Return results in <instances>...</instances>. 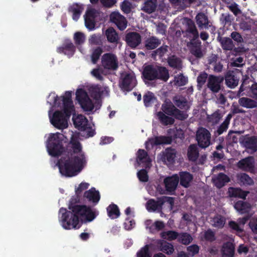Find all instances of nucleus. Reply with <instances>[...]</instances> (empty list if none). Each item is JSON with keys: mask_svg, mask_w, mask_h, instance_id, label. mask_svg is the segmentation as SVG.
<instances>
[{"mask_svg": "<svg viewBox=\"0 0 257 257\" xmlns=\"http://www.w3.org/2000/svg\"><path fill=\"white\" fill-rule=\"evenodd\" d=\"M239 104L247 108H253L257 107V102L248 97H241L238 100Z\"/></svg>", "mask_w": 257, "mask_h": 257, "instance_id": "72a5a7b5", "label": "nucleus"}, {"mask_svg": "<svg viewBox=\"0 0 257 257\" xmlns=\"http://www.w3.org/2000/svg\"><path fill=\"white\" fill-rule=\"evenodd\" d=\"M83 197L94 204H96L100 199L99 191L96 190L94 187L91 188L89 190L86 191L84 193Z\"/></svg>", "mask_w": 257, "mask_h": 257, "instance_id": "4be33fe9", "label": "nucleus"}, {"mask_svg": "<svg viewBox=\"0 0 257 257\" xmlns=\"http://www.w3.org/2000/svg\"><path fill=\"white\" fill-rule=\"evenodd\" d=\"M103 52L102 49L100 47H97L94 49L91 54V59L93 64H96Z\"/></svg>", "mask_w": 257, "mask_h": 257, "instance_id": "603ef678", "label": "nucleus"}, {"mask_svg": "<svg viewBox=\"0 0 257 257\" xmlns=\"http://www.w3.org/2000/svg\"><path fill=\"white\" fill-rule=\"evenodd\" d=\"M127 45L132 49H136L142 42L141 35L136 32H131L127 33L124 39Z\"/></svg>", "mask_w": 257, "mask_h": 257, "instance_id": "9b49d317", "label": "nucleus"}, {"mask_svg": "<svg viewBox=\"0 0 257 257\" xmlns=\"http://www.w3.org/2000/svg\"><path fill=\"white\" fill-rule=\"evenodd\" d=\"M136 84L137 80L134 74L126 73L121 75L119 86L123 91H130Z\"/></svg>", "mask_w": 257, "mask_h": 257, "instance_id": "6e6552de", "label": "nucleus"}, {"mask_svg": "<svg viewBox=\"0 0 257 257\" xmlns=\"http://www.w3.org/2000/svg\"><path fill=\"white\" fill-rule=\"evenodd\" d=\"M179 181V177L177 174L166 178L164 181L166 191L170 194H173V192H174L177 188Z\"/></svg>", "mask_w": 257, "mask_h": 257, "instance_id": "4468645a", "label": "nucleus"}, {"mask_svg": "<svg viewBox=\"0 0 257 257\" xmlns=\"http://www.w3.org/2000/svg\"><path fill=\"white\" fill-rule=\"evenodd\" d=\"M221 45L222 49L225 50H232L234 47V45L232 39L229 38H224L221 41Z\"/></svg>", "mask_w": 257, "mask_h": 257, "instance_id": "8fccbe9b", "label": "nucleus"}, {"mask_svg": "<svg viewBox=\"0 0 257 257\" xmlns=\"http://www.w3.org/2000/svg\"><path fill=\"white\" fill-rule=\"evenodd\" d=\"M235 252L234 244L229 241L223 243L221 248V257H233Z\"/></svg>", "mask_w": 257, "mask_h": 257, "instance_id": "393cba45", "label": "nucleus"}, {"mask_svg": "<svg viewBox=\"0 0 257 257\" xmlns=\"http://www.w3.org/2000/svg\"><path fill=\"white\" fill-rule=\"evenodd\" d=\"M156 1L147 0L144 4L143 11L148 14L155 12L156 9Z\"/></svg>", "mask_w": 257, "mask_h": 257, "instance_id": "c03bdc74", "label": "nucleus"}, {"mask_svg": "<svg viewBox=\"0 0 257 257\" xmlns=\"http://www.w3.org/2000/svg\"><path fill=\"white\" fill-rule=\"evenodd\" d=\"M75 47L71 41L65 42L62 46L57 48V52L63 53L69 57H71L74 54Z\"/></svg>", "mask_w": 257, "mask_h": 257, "instance_id": "dca6fc26", "label": "nucleus"}, {"mask_svg": "<svg viewBox=\"0 0 257 257\" xmlns=\"http://www.w3.org/2000/svg\"><path fill=\"white\" fill-rule=\"evenodd\" d=\"M243 143L244 147L247 149L250 150L252 153L257 151V137L253 136L245 138Z\"/></svg>", "mask_w": 257, "mask_h": 257, "instance_id": "c85d7f7f", "label": "nucleus"}, {"mask_svg": "<svg viewBox=\"0 0 257 257\" xmlns=\"http://www.w3.org/2000/svg\"><path fill=\"white\" fill-rule=\"evenodd\" d=\"M230 181L229 177L223 173H219L215 178H212L214 185L218 189L223 187Z\"/></svg>", "mask_w": 257, "mask_h": 257, "instance_id": "a878e982", "label": "nucleus"}, {"mask_svg": "<svg viewBox=\"0 0 257 257\" xmlns=\"http://www.w3.org/2000/svg\"><path fill=\"white\" fill-rule=\"evenodd\" d=\"M175 84L178 86H183L185 85L188 82V78L180 73L174 77Z\"/></svg>", "mask_w": 257, "mask_h": 257, "instance_id": "09e8293b", "label": "nucleus"}, {"mask_svg": "<svg viewBox=\"0 0 257 257\" xmlns=\"http://www.w3.org/2000/svg\"><path fill=\"white\" fill-rule=\"evenodd\" d=\"M254 24L255 21L253 19L250 18H245L241 21L239 26L240 29L243 31H250Z\"/></svg>", "mask_w": 257, "mask_h": 257, "instance_id": "4c0bfd02", "label": "nucleus"}, {"mask_svg": "<svg viewBox=\"0 0 257 257\" xmlns=\"http://www.w3.org/2000/svg\"><path fill=\"white\" fill-rule=\"evenodd\" d=\"M172 137L171 136H157L154 138H151L149 140V143L152 145H169L172 142Z\"/></svg>", "mask_w": 257, "mask_h": 257, "instance_id": "5701e85b", "label": "nucleus"}, {"mask_svg": "<svg viewBox=\"0 0 257 257\" xmlns=\"http://www.w3.org/2000/svg\"><path fill=\"white\" fill-rule=\"evenodd\" d=\"M172 116L174 117L176 119L183 121L185 120L186 119L188 118V114L186 112L182 111L179 109L178 108H176Z\"/></svg>", "mask_w": 257, "mask_h": 257, "instance_id": "5fc2aeb1", "label": "nucleus"}, {"mask_svg": "<svg viewBox=\"0 0 257 257\" xmlns=\"http://www.w3.org/2000/svg\"><path fill=\"white\" fill-rule=\"evenodd\" d=\"M239 181L244 185L250 186L254 184V181L246 173H242L240 175Z\"/></svg>", "mask_w": 257, "mask_h": 257, "instance_id": "6e6d98bb", "label": "nucleus"}, {"mask_svg": "<svg viewBox=\"0 0 257 257\" xmlns=\"http://www.w3.org/2000/svg\"><path fill=\"white\" fill-rule=\"evenodd\" d=\"M179 177L180 185L185 188L190 186V184L193 179V175L186 171L180 172Z\"/></svg>", "mask_w": 257, "mask_h": 257, "instance_id": "bb28decb", "label": "nucleus"}, {"mask_svg": "<svg viewBox=\"0 0 257 257\" xmlns=\"http://www.w3.org/2000/svg\"><path fill=\"white\" fill-rule=\"evenodd\" d=\"M73 123L75 127L80 131H85L88 127V121L86 117L82 115H78L76 117L73 118Z\"/></svg>", "mask_w": 257, "mask_h": 257, "instance_id": "a211bd4d", "label": "nucleus"}, {"mask_svg": "<svg viewBox=\"0 0 257 257\" xmlns=\"http://www.w3.org/2000/svg\"><path fill=\"white\" fill-rule=\"evenodd\" d=\"M83 10L82 7L77 4L73 5L69 8V11L72 13V19L73 20L77 21Z\"/></svg>", "mask_w": 257, "mask_h": 257, "instance_id": "58836bf2", "label": "nucleus"}, {"mask_svg": "<svg viewBox=\"0 0 257 257\" xmlns=\"http://www.w3.org/2000/svg\"><path fill=\"white\" fill-rule=\"evenodd\" d=\"M74 40L76 45H81L85 41V36L82 33L76 32L74 34Z\"/></svg>", "mask_w": 257, "mask_h": 257, "instance_id": "69168bd1", "label": "nucleus"}, {"mask_svg": "<svg viewBox=\"0 0 257 257\" xmlns=\"http://www.w3.org/2000/svg\"><path fill=\"white\" fill-rule=\"evenodd\" d=\"M174 101L175 105L181 109H185L187 110L190 108L188 102L186 98L184 97H176L174 99Z\"/></svg>", "mask_w": 257, "mask_h": 257, "instance_id": "ea45409f", "label": "nucleus"}, {"mask_svg": "<svg viewBox=\"0 0 257 257\" xmlns=\"http://www.w3.org/2000/svg\"><path fill=\"white\" fill-rule=\"evenodd\" d=\"M108 216L112 219L118 218L120 211L118 206L113 203L110 204L106 208Z\"/></svg>", "mask_w": 257, "mask_h": 257, "instance_id": "c9c22d12", "label": "nucleus"}, {"mask_svg": "<svg viewBox=\"0 0 257 257\" xmlns=\"http://www.w3.org/2000/svg\"><path fill=\"white\" fill-rule=\"evenodd\" d=\"M137 257H151L148 245L144 246L137 252Z\"/></svg>", "mask_w": 257, "mask_h": 257, "instance_id": "052dcab7", "label": "nucleus"}, {"mask_svg": "<svg viewBox=\"0 0 257 257\" xmlns=\"http://www.w3.org/2000/svg\"><path fill=\"white\" fill-rule=\"evenodd\" d=\"M157 116L160 122L164 125H172L175 122L174 118L169 115H167L162 111L158 112Z\"/></svg>", "mask_w": 257, "mask_h": 257, "instance_id": "e433bc0d", "label": "nucleus"}, {"mask_svg": "<svg viewBox=\"0 0 257 257\" xmlns=\"http://www.w3.org/2000/svg\"><path fill=\"white\" fill-rule=\"evenodd\" d=\"M199 156V151L196 145L192 144L188 149L187 157L190 161L194 162L197 160Z\"/></svg>", "mask_w": 257, "mask_h": 257, "instance_id": "f704fd0d", "label": "nucleus"}, {"mask_svg": "<svg viewBox=\"0 0 257 257\" xmlns=\"http://www.w3.org/2000/svg\"><path fill=\"white\" fill-rule=\"evenodd\" d=\"M196 139L201 148L205 149L211 144V134L205 128L201 127L197 131Z\"/></svg>", "mask_w": 257, "mask_h": 257, "instance_id": "423d86ee", "label": "nucleus"}, {"mask_svg": "<svg viewBox=\"0 0 257 257\" xmlns=\"http://www.w3.org/2000/svg\"><path fill=\"white\" fill-rule=\"evenodd\" d=\"M186 36L192 41L199 40V34L194 22L191 19H188L186 23L185 30Z\"/></svg>", "mask_w": 257, "mask_h": 257, "instance_id": "ddd939ff", "label": "nucleus"}, {"mask_svg": "<svg viewBox=\"0 0 257 257\" xmlns=\"http://www.w3.org/2000/svg\"><path fill=\"white\" fill-rule=\"evenodd\" d=\"M105 35L107 41L111 43H118L119 40L118 35L112 27L108 28L105 31Z\"/></svg>", "mask_w": 257, "mask_h": 257, "instance_id": "473e14b6", "label": "nucleus"}, {"mask_svg": "<svg viewBox=\"0 0 257 257\" xmlns=\"http://www.w3.org/2000/svg\"><path fill=\"white\" fill-rule=\"evenodd\" d=\"M157 101V98L152 92L148 91L143 95L144 104L146 107H152Z\"/></svg>", "mask_w": 257, "mask_h": 257, "instance_id": "7c9ffc66", "label": "nucleus"}, {"mask_svg": "<svg viewBox=\"0 0 257 257\" xmlns=\"http://www.w3.org/2000/svg\"><path fill=\"white\" fill-rule=\"evenodd\" d=\"M240 169L250 173L254 172V160L252 156H249L241 159L237 164Z\"/></svg>", "mask_w": 257, "mask_h": 257, "instance_id": "f8f14e48", "label": "nucleus"}, {"mask_svg": "<svg viewBox=\"0 0 257 257\" xmlns=\"http://www.w3.org/2000/svg\"><path fill=\"white\" fill-rule=\"evenodd\" d=\"M234 208L241 214L248 213L251 208V204L242 200H238L234 204Z\"/></svg>", "mask_w": 257, "mask_h": 257, "instance_id": "cd10ccee", "label": "nucleus"}, {"mask_svg": "<svg viewBox=\"0 0 257 257\" xmlns=\"http://www.w3.org/2000/svg\"><path fill=\"white\" fill-rule=\"evenodd\" d=\"M248 191L243 190L239 187H230L228 189L227 194L230 198H238L245 200L247 196L249 194Z\"/></svg>", "mask_w": 257, "mask_h": 257, "instance_id": "2eb2a0df", "label": "nucleus"}, {"mask_svg": "<svg viewBox=\"0 0 257 257\" xmlns=\"http://www.w3.org/2000/svg\"><path fill=\"white\" fill-rule=\"evenodd\" d=\"M168 52V46L167 45H163L158 48L156 50L153 51L152 56H159L160 58H162L165 54Z\"/></svg>", "mask_w": 257, "mask_h": 257, "instance_id": "13d9d810", "label": "nucleus"}, {"mask_svg": "<svg viewBox=\"0 0 257 257\" xmlns=\"http://www.w3.org/2000/svg\"><path fill=\"white\" fill-rule=\"evenodd\" d=\"M101 64L105 69L115 70L118 67L117 58L113 53H105L101 57Z\"/></svg>", "mask_w": 257, "mask_h": 257, "instance_id": "0eeeda50", "label": "nucleus"}, {"mask_svg": "<svg viewBox=\"0 0 257 257\" xmlns=\"http://www.w3.org/2000/svg\"><path fill=\"white\" fill-rule=\"evenodd\" d=\"M176 150L172 148H168L165 149L162 157L163 161L168 164H173L176 157Z\"/></svg>", "mask_w": 257, "mask_h": 257, "instance_id": "b1692460", "label": "nucleus"}, {"mask_svg": "<svg viewBox=\"0 0 257 257\" xmlns=\"http://www.w3.org/2000/svg\"><path fill=\"white\" fill-rule=\"evenodd\" d=\"M89 91L91 97L95 100H98L102 93L101 87L98 85L90 87Z\"/></svg>", "mask_w": 257, "mask_h": 257, "instance_id": "79ce46f5", "label": "nucleus"}, {"mask_svg": "<svg viewBox=\"0 0 257 257\" xmlns=\"http://www.w3.org/2000/svg\"><path fill=\"white\" fill-rule=\"evenodd\" d=\"M168 70L164 66L154 67L152 65L145 66L142 72V77L146 81H153L157 79L166 82L169 78Z\"/></svg>", "mask_w": 257, "mask_h": 257, "instance_id": "20e7f679", "label": "nucleus"}, {"mask_svg": "<svg viewBox=\"0 0 257 257\" xmlns=\"http://www.w3.org/2000/svg\"><path fill=\"white\" fill-rule=\"evenodd\" d=\"M110 21L120 31H123L127 25L126 18L118 12H113L110 15Z\"/></svg>", "mask_w": 257, "mask_h": 257, "instance_id": "9d476101", "label": "nucleus"}, {"mask_svg": "<svg viewBox=\"0 0 257 257\" xmlns=\"http://www.w3.org/2000/svg\"><path fill=\"white\" fill-rule=\"evenodd\" d=\"M72 92L70 91H67L65 95L62 96L61 99L58 96L54 94V104L55 106L60 107L61 101L63 102V111L56 110L53 114L52 117L50 119L51 123L58 129H64L68 126V119L74 110V105L71 99Z\"/></svg>", "mask_w": 257, "mask_h": 257, "instance_id": "7ed1b4c3", "label": "nucleus"}, {"mask_svg": "<svg viewBox=\"0 0 257 257\" xmlns=\"http://www.w3.org/2000/svg\"><path fill=\"white\" fill-rule=\"evenodd\" d=\"M195 20L200 30L208 29L210 27L208 18L204 13H199L195 17Z\"/></svg>", "mask_w": 257, "mask_h": 257, "instance_id": "412c9836", "label": "nucleus"}, {"mask_svg": "<svg viewBox=\"0 0 257 257\" xmlns=\"http://www.w3.org/2000/svg\"><path fill=\"white\" fill-rule=\"evenodd\" d=\"M208 74L205 72H201L197 78V86L200 88L202 87L205 83Z\"/></svg>", "mask_w": 257, "mask_h": 257, "instance_id": "bf43d9fd", "label": "nucleus"}, {"mask_svg": "<svg viewBox=\"0 0 257 257\" xmlns=\"http://www.w3.org/2000/svg\"><path fill=\"white\" fill-rule=\"evenodd\" d=\"M149 159L148 153L143 149H139L137 152V160L138 163H144Z\"/></svg>", "mask_w": 257, "mask_h": 257, "instance_id": "de8ad7c7", "label": "nucleus"}, {"mask_svg": "<svg viewBox=\"0 0 257 257\" xmlns=\"http://www.w3.org/2000/svg\"><path fill=\"white\" fill-rule=\"evenodd\" d=\"M204 238L205 240L209 242H213L216 239L215 233L211 229H208L205 231Z\"/></svg>", "mask_w": 257, "mask_h": 257, "instance_id": "e2e57ef3", "label": "nucleus"}, {"mask_svg": "<svg viewBox=\"0 0 257 257\" xmlns=\"http://www.w3.org/2000/svg\"><path fill=\"white\" fill-rule=\"evenodd\" d=\"M177 107L171 102H166L162 105V110L165 114L172 116Z\"/></svg>", "mask_w": 257, "mask_h": 257, "instance_id": "a19ab883", "label": "nucleus"}, {"mask_svg": "<svg viewBox=\"0 0 257 257\" xmlns=\"http://www.w3.org/2000/svg\"><path fill=\"white\" fill-rule=\"evenodd\" d=\"M161 44V40L155 36L147 38L145 42V47L148 50L156 49Z\"/></svg>", "mask_w": 257, "mask_h": 257, "instance_id": "c756f323", "label": "nucleus"}, {"mask_svg": "<svg viewBox=\"0 0 257 257\" xmlns=\"http://www.w3.org/2000/svg\"><path fill=\"white\" fill-rule=\"evenodd\" d=\"M224 80V76L209 75L207 86L212 92L218 93L221 89V84Z\"/></svg>", "mask_w": 257, "mask_h": 257, "instance_id": "1a4fd4ad", "label": "nucleus"}, {"mask_svg": "<svg viewBox=\"0 0 257 257\" xmlns=\"http://www.w3.org/2000/svg\"><path fill=\"white\" fill-rule=\"evenodd\" d=\"M190 53L196 58L200 59L203 56V54L201 49V42L199 40L192 41L190 42Z\"/></svg>", "mask_w": 257, "mask_h": 257, "instance_id": "aec40b11", "label": "nucleus"}, {"mask_svg": "<svg viewBox=\"0 0 257 257\" xmlns=\"http://www.w3.org/2000/svg\"><path fill=\"white\" fill-rule=\"evenodd\" d=\"M192 240L193 238L191 235L187 232L179 233V237H178V241L185 245L189 244Z\"/></svg>", "mask_w": 257, "mask_h": 257, "instance_id": "a18cd8bd", "label": "nucleus"}, {"mask_svg": "<svg viewBox=\"0 0 257 257\" xmlns=\"http://www.w3.org/2000/svg\"><path fill=\"white\" fill-rule=\"evenodd\" d=\"M161 235L163 238L172 241L178 239L179 233L176 231L169 230L162 232Z\"/></svg>", "mask_w": 257, "mask_h": 257, "instance_id": "37998d69", "label": "nucleus"}, {"mask_svg": "<svg viewBox=\"0 0 257 257\" xmlns=\"http://www.w3.org/2000/svg\"><path fill=\"white\" fill-rule=\"evenodd\" d=\"M229 126V124L223 122L218 127L217 129L214 132V134L216 136H220L224 132H226Z\"/></svg>", "mask_w": 257, "mask_h": 257, "instance_id": "338daca9", "label": "nucleus"}, {"mask_svg": "<svg viewBox=\"0 0 257 257\" xmlns=\"http://www.w3.org/2000/svg\"><path fill=\"white\" fill-rule=\"evenodd\" d=\"M137 176L141 182H147L149 180L148 172L145 169H141L138 171Z\"/></svg>", "mask_w": 257, "mask_h": 257, "instance_id": "680f3d73", "label": "nucleus"}, {"mask_svg": "<svg viewBox=\"0 0 257 257\" xmlns=\"http://www.w3.org/2000/svg\"><path fill=\"white\" fill-rule=\"evenodd\" d=\"M224 80L227 86L230 88H234L238 84L239 78L234 74L233 71H228L225 74Z\"/></svg>", "mask_w": 257, "mask_h": 257, "instance_id": "6ab92c4d", "label": "nucleus"}, {"mask_svg": "<svg viewBox=\"0 0 257 257\" xmlns=\"http://www.w3.org/2000/svg\"><path fill=\"white\" fill-rule=\"evenodd\" d=\"M167 62L170 67L178 70L182 69V62L180 58L175 55H172L168 58Z\"/></svg>", "mask_w": 257, "mask_h": 257, "instance_id": "2f4dec72", "label": "nucleus"}, {"mask_svg": "<svg viewBox=\"0 0 257 257\" xmlns=\"http://www.w3.org/2000/svg\"><path fill=\"white\" fill-rule=\"evenodd\" d=\"M161 250L164 253L170 255L173 253L174 251L173 245L167 241L162 243L161 245Z\"/></svg>", "mask_w": 257, "mask_h": 257, "instance_id": "864d4df0", "label": "nucleus"}, {"mask_svg": "<svg viewBox=\"0 0 257 257\" xmlns=\"http://www.w3.org/2000/svg\"><path fill=\"white\" fill-rule=\"evenodd\" d=\"M60 133L51 134L48 139L47 149L49 154L54 157L61 156L63 153L67 156L58 160L57 165L60 173L63 176L71 177L77 175L86 163L80 143L67 145L64 148L63 140Z\"/></svg>", "mask_w": 257, "mask_h": 257, "instance_id": "f257e3e1", "label": "nucleus"}, {"mask_svg": "<svg viewBox=\"0 0 257 257\" xmlns=\"http://www.w3.org/2000/svg\"><path fill=\"white\" fill-rule=\"evenodd\" d=\"M72 199L68 209L61 207L59 211V219L62 226L65 229H78L82 223L92 221L98 215V212L89 206L79 205Z\"/></svg>", "mask_w": 257, "mask_h": 257, "instance_id": "f03ea898", "label": "nucleus"}, {"mask_svg": "<svg viewBox=\"0 0 257 257\" xmlns=\"http://www.w3.org/2000/svg\"><path fill=\"white\" fill-rule=\"evenodd\" d=\"M212 221L214 227L221 228L224 226L225 220L222 216L217 215L213 218Z\"/></svg>", "mask_w": 257, "mask_h": 257, "instance_id": "3c124183", "label": "nucleus"}, {"mask_svg": "<svg viewBox=\"0 0 257 257\" xmlns=\"http://www.w3.org/2000/svg\"><path fill=\"white\" fill-rule=\"evenodd\" d=\"M222 116L223 115L220 112V111L218 109L208 117V119L209 122L213 124H216L219 123Z\"/></svg>", "mask_w": 257, "mask_h": 257, "instance_id": "49530a36", "label": "nucleus"}, {"mask_svg": "<svg viewBox=\"0 0 257 257\" xmlns=\"http://www.w3.org/2000/svg\"><path fill=\"white\" fill-rule=\"evenodd\" d=\"M164 204V201L160 199V197L156 201L154 199H149L146 203V207L149 212H154L157 210L161 211L162 206Z\"/></svg>", "mask_w": 257, "mask_h": 257, "instance_id": "f3484780", "label": "nucleus"}, {"mask_svg": "<svg viewBox=\"0 0 257 257\" xmlns=\"http://www.w3.org/2000/svg\"><path fill=\"white\" fill-rule=\"evenodd\" d=\"M76 98L84 110L90 111L93 109V103L87 92L83 89H79L77 90Z\"/></svg>", "mask_w": 257, "mask_h": 257, "instance_id": "39448f33", "label": "nucleus"}, {"mask_svg": "<svg viewBox=\"0 0 257 257\" xmlns=\"http://www.w3.org/2000/svg\"><path fill=\"white\" fill-rule=\"evenodd\" d=\"M84 21L85 25L87 29L90 31L94 29L96 24L95 20L84 17Z\"/></svg>", "mask_w": 257, "mask_h": 257, "instance_id": "0e129e2a", "label": "nucleus"}, {"mask_svg": "<svg viewBox=\"0 0 257 257\" xmlns=\"http://www.w3.org/2000/svg\"><path fill=\"white\" fill-rule=\"evenodd\" d=\"M99 14V12L95 9H90L86 11L84 17L89 18L95 20L96 18Z\"/></svg>", "mask_w": 257, "mask_h": 257, "instance_id": "774afa93", "label": "nucleus"}, {"mask_svg": "<svg viewBox=\"0 0 257 257\" xmlns=\"http://www.w3.org/2000/svg\"><path fill=\"white\" fill-rule=\"evenodd\" d=\"M233 20L232 16L229 13L222 14L220 18V21L224 26L226 25H230Z\"/></svg>", "mask_w": 257, "mask_h": 257, "instance_id": "4d7b16f0", "label": "nucleus"}]
</instances>
